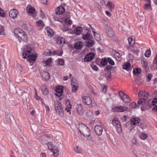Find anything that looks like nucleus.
<instances>
[{"label": "nucleus", "instance_id": "f257e3e1", "mask_svg": "<svg viewBox=\"0 0 157 157\" xmlns=\"http://www.w3.org/2000/svg\"><path fill=\"white\" fill-rule=\"evenodd\" d=\"M78 128L80 132L85 137H88L89 140H92V137H90L91 133L88 127L84 124H79L78 126Z\"/></svg>", "mask_w": 157, "mask_h": 157}, {"label": "nucleus", "instance_id": "f03ea898", "mask_svg": "<svg viewBox=\"0 0 157 157\" xmlns=\"http://www.w3.org/2000/svg\"><path fill=\"white\" fill-rule=\"evenodd\" d=\"M15 36H18L23 41L26 42L28 38L27 34L22 30L20 29H16L14 30Z\"/></svg>", "mask_w": 157, "mask_h": 157}, {"label": "nucleus", "instance_id": "7ed1b4c3", "mask_svg": "<svg viewBox=\"0 0 157 157\" xmlns=\"http://www.w3.org/2000/svg\"><path fill=\"white\" fill-rule=\"evenodd\" d=\"M83 38L85 40H87L86 43V46L90 47L93 46L94 44V40H93V36L90 33H87L83 35Z\"/></svg>", "mask_w": 157, "mask_h": 157}, {"label": "nucleus", "instance_id": "20e7f679", "mask_svg": "<svg viewBox=\"0 0 157 157\" xmlns=\"http://www.w3.org/2000/svg\"><path fill=\"white\" fill-rule=\"evenodd\" d=\"M112 111L116 112H122L125 111H130L129 109L125 106H115L112 109Z\"/></svg>", "mask_w": 157, "mask_h": 157}, {"label": "nucleus", "instance_id": "39448f33", "mask_svg": "<svg viewBox=\"0 0 157 157\" xmlns=\"http://www.w3.org/2000/svg\"><path fill=\"white\" fill-rule=\"evenodd\" d=\"M138 96L139 98L144 99L146 101L149 96V94L145 91H140L138 93Z\"/></svg>", "mask_w": 157, "mask_h": 157}, {"label": "nucleus", "instance_id": "423d86ee", "mask_svg": "<svg viewBox=\"0 0 157 157\" xmlns=\"http://www.w3.org/2000/svg\"><path fill=\"white\" fill-rule=\"evenodd\" d=\"M82 101L85 104L87 105H90L92 102L91 99L88 96H83L82 97Z\"/></svg>", "mask_w": 157, "mask_h": 157}, {"label": "nucleus", "instance_id": "0eeeda50", "mask_svg": "<svg viewBox=\"0 0 157 157\" xmlns=\"http://www.w3.org/2000/svg\"><path fill=\"white\" fill-rule=\"evenodd\" d=\"M94 57V55L93 53H90L86 55L84 58L85 62H89L92 60Z\"/></svg>", "mask_w": 157, "mask_h": 157}, {"label": "nucleus", "instance_id": "6e6552de", "mask_svg": "<svg viewBox=\"0 0 157 157\" xmlns=\"http://www.w3.org/2000/svg\"><path fill=\"white\" fill-rule=\"evenodd\" d=\"M18 13L17 10L15 9H12L10 10L9 12L10 16L13 18H16Z\"/></svg>", "mask_w": 157, "mask_h": 157}, {"label": "nucleus", "instance_id": "1a4fd4ad", "mask_svg": "<svg viewBox=\"0 0 157 157\" xmlns=\"http://www.w3.org/2000/svg\"><path fill=\"white\" fill-rule=\"evenodd\" d=\"M63 87L62 86H59L57 87L56 89V93H55V94L58 97H59L62 95L63 90L62 88Z\"/></svg>", "mask_w": 157, "mask_h": 157}, {"label": "nucleus", "instance_id": "9d476101", "mask_svg": "<svg viewBox=\"0 0 157 157\" xmlns=\"http://www.w3.org/2000/svg\"><path fill=\"white\" fill-rule=\"evenodd\" d=\"M6 121L9 123H11L12 121L14 120L13 116L10 114L9 112H6Z\"/></svg>", "mask_w": 157, "mask_h": 157}, {"label": "nucleus", "instance_id": "9b49d317", "mask_svg": "<svg viewBox=\"0 0 157 157\" xmlns=\"http://www.w3.org/2000/svg\"><path fill=\"white\" fill-rule=\"evenodd\" d=\"M94 130L98 136L101 135L102 133V128L99 125H96L94 127Z\"/></svg>", "mask_w": 157, "mask_h": 157}, {"label": "nucleus", "instance_id": "f8f14e48", "mask_svg": "<svg viewBox=\"0 0 157 157\" xmlns=\"http://www.w3.org/2000/svg\"><path fill=\"white\" fill-rule=\"evenodd\" d=\"M65 8L62 6H59L57 8L56 10V13L58 15L63 14L65 12Z\"/></svg>", "mask_w": 157, "mask_h": 157}, {"label": "nucleus", "instance_id": "ddd939ff", "mask_svg": "<svg viewBox=\"0 0 157 157\" xmlns=\"http://www.w3.org/2000/svg\"><path fill=\"white\" fill-rule=\"evenodd\" d=\"M106 33L110 37H113L114 35V33L112 30V28L107 25L106 27Z\"/></svg>", "mask_w": 157, "mask_h": 157}, {"label": "nucleus", "instance_id": "4468645a", "mask_svg": "<svg viewBox=\"0 0 157 157\" xmlns=\"http://www.w3.org/2000/svg\"><path fill=\"white\" fill-rule=\"evenodd\" d=\"M147 102V101L140 98H139V99L137 101L138 106L141 107V110H142V108L144 107V105Z\"/></svg>", "mask_w": 157, "mask_h": 157}, {"label": "nucleus", "instance_id": "2eb2a0df", "mask_svg": "<svg viewBox=\"0 0 157 157\" xmlns=\"http://www.w3.org/2000/svg\"><path fill=\"white\" fill-rule=\"evenodd\" d=\"M106 6L109 9L110 11H112L114 9L115 5L112 2L108 1L106 5Z\"/></svg>", "mask_w": 157, "mask_h": 157}, {"label": "nucleus", "instance_id": "dca6fc26", "mask_svg": "<svg viewBox=\"0 0 157 157\" xmlns=\"http://www.w3.org/2000/svg\"><path fill=\"white\" fill-rule=\"evenodd\" d=\"M140 120L138 117H133L130 120L131 124L135 125L137 124H139Z\"/></svg>", "mask_w": 157, "mask_h": 157}, {"label": "nucleus", "instance_id": "f3484780", "mask_svg": "<svg viewBox=\"0 0 157 157\" xmlns=\"http://www.w3.org/2000/svg\"><path fill=\"white\" fill-rule=\"evenodd\" d=\"M37 57V56L36 54H30L29 56L28 57V60L30 62H34L36 59Z\"/></svg>", "mask_w": 157, "mask_h": 157}, {"label": "nucleus", "instance_id": "a211bd4d", "mask_svg": "<svg viewBox=\"0 0 157 157\" xmlns=\"http://www.w3.org/2000/svg\"><path fill=\"white\" fill-rule=\"evenodd\" d=\"M41 90L43 94L44 95H46L48 93V91L46 86L45 84H43L41 86Z\"/></svg>", "mask_w": 157, "mask_h": 157}, {"label": "nucleus", "instance_id": "6ab92c4d", "mask_svg": "<svg viewBox=\"0 0 157 157\" xmlns=\"http://www.w3.org/2000/svg\"><path fill=\"white\" fill-rule=\"evenodd\" d=\"M43 78L46 80H48L50 78V76L48 71H44L41 74Z\"/></svg>", "mask_w": 157, "mask_h": 157}, {"label": "nucleus", "instance_id": "aec40b11", "mask_svg": "<svg viewBox=\"0 0 157 157\" xmlns=\"http://www.w3.org/2000/svg\"><path fill=\"white\" fill-rule=\"evenodd\" d=\"M77 82L76 80H75V82H73V80L72 79H71V85L72 86V91L73 92H76L77 90V87L75 85V84H76Z\"/></svg>", "mask_w": 157, "mask_h": 157}, {"label": "nucleus", "instance_id": "412c9836", "mask_svg": "<svg viewBox=\"0 0 157 157\" xmlns=\"http://www.w3.org/2000/svg\"><path fill=\"white\" fill-rule=\"evenodd\" d=\"M104 73L103 74V76L105 77L107 79H109L111 77V72L110 70L104 71Z\"/></svg>", "mask_w": 157, "mask_h": 157}, {"label": "nucleus", "instance_id": "4be33fe9", "mask_svg": "<svg viewBox=\"0 0 157 157\" xmlns=\"http://www.w3.org/2000/svg\"><path fill=\"white\" fill-rule=\"evenodd\" d=\"M112 124L113 125L116 127L121 124L120 121L117 118H115L113 119L112 121Z\"/></svg>", "mask_w": 157, "mask_h": 157}, {"label": "nucleus", "instance_id": "5701e85b", "mask_svg": "<svg viewBox=\"0 0 157 157\" xmlns=\"http://www.w3.org/2000/svg\"><path fill=\"white\" fill-rule=\"evenodd\" d=\"M31 54V51L30 50H27L24 52L22 55L23 58L25 59L27 57L28 58Z\"/></svg>", "mask_w": 157, "mask_h": 157}, {"label": "nucleus", "instance_id": "b1692460", "mask_svg": "<svg viewBox=\"0 0 157 157\" xmlns=\"http://www.w3.org/2000/svg\"><path fill=\"white\" fill-rule=\"evenodd\" d=\"M82 46V42L78 41L74 45V48L75 49H78L81 48Z\"/></svg>", "mask_w": 157, "mask_h": 157}, {"label": "nucleus", "instance_id": "393cba45", "mask_svg": "<svg viewBox=\"0 0 157 157\" xmlns=\"http://www.w3.org/2000/svg\"><path fill=\"white\" fill-rule=\"evenodd\" d=\"M113 55L116 60L119 61H121V59L120 57V55L118 52H113Z\"/></svg>", "mask_w": 157, "mask_h": 157}, {"label": "nucleus", "instance_id": "a878e982", "mask_svg": "<svg viewBox=\"0 0 157 157\" xmlns=\"http://www.w3.org/2000/svg\"><path fill=\"white\" fill-rule=\"evenodd\" d=\"M82 28L81 27H77L74 30L75 33L79 35L82 32Z\"/></svg>", "mask_w": 157, "mask_h": 157}, {"label": "nucleus", "instance_id": "bb28decb", "mask_svg": "<svg viewBox=\"0 0 157 157\" xmlns=\"http://www.w3.org/2000/svg\"><path fill=\"white\" fill-rule=\"evenodd\" d=\"M130 66L131 64L129 63L126 62L124 63L122 67L124 69L127 70V71H128L129 68L130 67Z\"/></svg>", "mask_w": 157, "mask_h": 157}, {"label": "nucleus", "instance_id": "cd10ccee", "mask_svg": "<svg viewBox=\"0 0 157 157\" xmlns=\"http://www.w3.org/2000/svg\"><path fill=\"white\" fill-rule=\"evenodd\" d=\"M122 100L124 102L127 103L130 102V99L129 97L127 94L124 95V97L122 98Z\"/></svg>", "mask_w": 157, "mask_h": 157}, {"label": "nucleus", "instance_id": "c85d7f7f", "mask_svg": "<svg viewBox=\"0 0 157 157\" xmlns=\"http://www.w3.org/2000/svg\"><path fill=\"white\" fill-rule=\"evenodd\" d=\"M58 109H55L56 113L58 114H60V113H62L63 111V108L62 106V105L61 106H59L58 108Z\"/></svg>", "mask_w": 157, "mask_h": 157}, {"label": "nucleus", "instance_id": "c756f323", "mask_svg": "<svg viewBox=\"0 0 157 157\" xmlns=\"http://www.w3.org/2000/svg\"><path fill=\"white\" fill-rule=\"evenodd\" d=\"M77 110L80 116L82 115L83 113V110L81 106L77 108Z\"/></svg>", "mask_w": 157, "mask_h": 157}, {"label": "nucleus", "instance_id": "7c9ffc66", "mask_svg": "<svg viewBox=\"0 0 157 157\" xmlns=\"http://www.w3.org/2000/svg\"><path fill=\"white\" fill-rule=\"evenodd\" d=\"M134 38V36H131L128 38V41L129 44L131 46H132V44H134L135 42L134 40H133V38Z\"/></svg>", "mask_w": 157, "mask_h": 157}, {"label": "nucleus", "instance_id": "2f4dec72", "mask_svg": "<svg viewBox=\"0 0 157 157\" xmlns=\"http://www.w3.org/2000/svg\"><path fill=\"white\" fill-rule=\"evenodd\" d=\"M141 71L140 69L136 68L133 69V74L135 75H138L141 73Z\"/></svg>", "mask_w": 157, "mask_h": 157}, {"label": "nucleus", "instance_id": "473e14b6", "mask_svg": "<svg viewBox=\"0 0 157 157\" xmlns=\"http://www.w3.org/2000/svg\"><path fill=\"white\" fill-rule=\"evenodd\" d=\"M35 12V10L33 7H31L28 10V12L30 14H33Z\"/></svg>", "mask_w": 157, "mask_h": 157}, {"label": "nucleus", "instance_id": "72a5a7b5", "mask_svg": "<svg viewBox=\"0 0 157 157\" xmlns=\"http://www.w3.org/2000/svg\"><path fill=\"white\" fill-rule=\"evenodd\" d=\"M94 34V37L95 39L98 41H99L100 40V35L97 33L95 32L94 31H93Z\"/></svg>", "mask_w": 157, "mask_h": 157}, {"label": "nucleus", "instance_id": "f704fd0d", "mask_svg": "<svg viewBox=\"0 0 157 157\" xmlns=\"http://www.w3.org/2000/svg\"><path fill=\"white\" fill-rule=\"evenodd\" d=\"M47 146L48 149L51 151L54 150L55 147H54L52 143L49 142L47 144Z\"/></svg>", "mask_w": 157, "mask_h": 157}, {"label": "nucleus", "instance_id": "c9c22d12", "mask_svg": "<svg viewBox=\"0 0 157 157\" xmlns=\"http://www.w3.org/2000/svg\"><path fill=\"white\" fill-rule=\"evenodd\" d=\"M129 49L131 51L134 52V53L138 55L139 53V51L136 49L134 48L132 46L129 47Z\"/></svg>", "mask_w": 157, "mask_h": 157}, {"label": "nucleus", "instance_id": "e433bc0d", "mask_svg": "<svg viewBox=\"0 0 157 157\" xmlns=\"http://www.w3.org/2000/svg\"><path fill=\"white\" fill-rule=\"evenodd\" d=\"M52 151L53 152L55 157H56L58 155L59 150L57 148H55Z\"/></svg>", "mask_w": 157, "mask_h": 157}, {"label": "nucleus", "instance_id": "4c0bfd02", "mask_svg": "<svg viewBox=\"0 0 157 157\" xmlns=\"http://www.w3.org/2000/svg\"><path fill=\"white\" fill-rule=\"evenodd\" d=\"M157 103V102L154 101H152L153 106L152 108V110L155 112H157V105L154 106L155 104Z\"/></svg>", "mask_w": 157, "mask_h": 157}, {"label": "nucleus", "instance_id": "58836bf2", "mask_svg": "<svg viewBox=\"0 0 157 157\" xmlns=\"http://www.w3.org/2000/svg\"><path fill=\"white\" fill-rule=\"evenodd\" d=\"M75 151L77 153L81 154L82 153V151L80 147L78 146H76L75 148Z\"/></svg>", "mask_w": 157, "mask_h": 157}, {"label": "nucleus", "instance_id": "ea45409f", "mask_svg": "<svg viewBox=\"0 0 157 157\" xmlns=\"http://www.w3.org/2000/svg\"><path fill=\"white\" fill-rule=\"evenodd\" d=\"M61 105L60 102L58 101V100H56L55 101V109H58V108L59 107V106H61Z\"/></svg>", "mask_w": 157, "mask_h": 157}, {"label": "nucleus", "instance_id": "a19ab883", "mask_svg": "<svg viewBox=\"0 0 157 157\" xmlns=\"http://www.w3.org/2000/svg\"><path fill=\"white\" fill-rule=\"evenodd\" d=\"M147 136V133H142L140 136V138L142 140L145 139Z\"/></svg>", "mask_w": 157, "mask_h": 157}, {"label": "nucleus", "instance_id": "79ce46f5", "mask_svg": "<svg viewBox=\"0 0 157 157\" xmlns=\"http://www.w3.org/2000/svg\"><path fill=\"white\" fill-rule=\"evenodd\" d=\"M0 35H4L5 34L4 32V28L1 25H0Z\"/></svg>", "mask_w": 157, "mask_h": 157}, {"label": "nucleus", "instance_id": "37998d69", "mask_svg": "<svg viewBox=\"0 0 157 157\" xmlns=\"http://www.w3.org/2000/svg\"><path fill=\"white\" fill-rule=\"evenodd\" d=\"M57 40V43L58 44H60L62 43H63L64 44L65 43V41L64 39L61 37L60 38H58Z\"/></svg>", "mask_w": 157, "mask_h": 157}, {"label": "nucleus", "instance_id": "c03bdc74", "mask_svg": "<svg viewBox=\"0 0 157 157\" xmlns=\"http://www.w3.org/2000/svg\"><path fill=\"white\" fill-rule=\"evenodd\" d=\"M108 60L106 58L102 59L101 61V64L103 66H105L107 63Z\"/></svg>", "mask_w": 157, "mask_h": 157}, {"label": "nucleus", "instance_id": "a18cd8bd", "mask_svg": "<svg viewBox=\"0 0 157 157\" xmlns=\"http://www.w3.org/2000/svg\"><path fill=\"white\" fill-rule=\"evenodd\" d=\"M117 128V132L118 133H121L122 131V129L121 126V124L116 127Z\"/></svg>", "mask_w": 157, "mask_h": 157}, {"label": "nucleus", "instance_id": "49530a36", "mask_svg": "<svg viewBox=\"0 0 157 157\" xmlns=\"http://www.w3.org/2000/svg\"><path fill=\"white\" fill-rule=\"evenodd\" d=\"M130 106L133 108H137L138 106L135 102H132L130 104Z\"/></svg>", "mask_w": 157, "mask_h": 157}, {"label": "nucleus", "instance_id": "de8ad7c7", "mask_svg": "<svg viewBox=\"0 0 157 157\" xmlns=\"http://www.w3.org/2000/svg\"><path fill=\"white\" fill-rule=\"evenodd\" d=\"M36 23L37 24L38 26H44L43 22L42 20H39L36 22Z\"/></svg>", "mask_w": 157, "mask_h": 157}, {"label": "nucleus", "instance_id": "09e8293b", "mask_svg": "<svg viewBox=\"0 0 157 157\" xmlns=\"http://www.w3.org/2000/svg\"><path fill=\"white\" fill-rule=\"evenodd\" d=\"M151 54V52L150 50H147L144 54L145 56L147 57H149L150 56Z\"/></svg>", "mask_w": 157, "mask_h": 157}, {"label": "nucleus", "instance_id": "8fccbe9b", "mask_svg": "<svg viewBox=\"0 0 157 157\" xmlns=\"http://www.w3.org/2000/svg\"><path fill=\"white\" fill-rule=\"evenodd\" d=\"M138 125L142 129H144L146 127V125L144 123H139L138 124Z\"/></svg>", "mask_w": 157, "mask_h": 157}, {"label": "nucleus", "instance_id": "3c124183", "mask_svg": "<svg viewBox=\"0 0 157 157\" xmlns=\"http://www.w3.org/2000/svg\"><path fill=\"white\" fill-rule=\"evenodd\" d=\"M108 62L111 65H113L115 64V63L110 58H107Z\"/></svg>", "mask_w": 157, "mask_h": 157}, {"label": "nucleus", "instance_id": "603ef678", "mask_svg": "<svg viewBox=\"0 0 157 157\" xmlns=\"http://www.w3.org/2000/svg\"><path fill=\"white\" fill-rule=\"evenodd\" d=\"M151 7L150 3H148L145 4L144 6V8L145 10Z\"/></svg>", "mask_w": 157, "mask_h": 157}, {"label": "nucleus", "instance_id": "864d4df0", "mask_svg": "<svg viewBox=\"0 0 157 157\" xmlns=\"http://www.w3.org/2000/svg\"><path fill=\"white\" fill-rule=\"evenodd\" d=\"M91 67L94 71H97L98 70V68L97 66L93 64H91Z\"/></svg>", "mask_w": 157, "mask_h": 157}, {"label": "nucleus", "instance_id": "5fc2aeb1", "mask_svg": "<svg viewBox=\"0 0 157 157\" xmlns=\"http://www.w3.org/2000/svg\"><path fill=\"white\" fill-rule=\"evenodd\" d=\"M59 64L61 66H63L64 65V60L63 59H59Z\"/></svg>", "mask_w": 157, "mask_h": 157}, {"label": "nucleus", "instance_id": "6e6d98bb", "mask_svg": "<svg viewBox=\"0 0 157 157\" xmlns=\"http://www.w3.org/2000/svg\"><path fill=\"white\" fill-rule=\"evenodd\" d=\"M152 76V75L151 74H149L147 76V81L149 82L151 79V78Z\"/></svg>", "mask_w": 157, "mask_h": 157}, {"label": "nucleus", "instance_id": "4d7b16f0", "mask_svg": "<svg viewBox=\"0 0 157 157\" xmlns=\"http://www.w3.org/2000/svg\"><path fill=\"white\" fill-rule=\"evenodd\" d=\"M119 94L121 97V99L124 97V95H125L124 93V92H119Z\"/></svg>", "mask_w": 157, "mask_h": 157}, {"label": "nucleus", "instance_id": "13d9d810", "mask_svg": "<svg viewBox=\"0 0 157 157\" xmlns=\"http://www.w3.org/2000/svg\"><path fill=\"white\" fill-rule=\"evenodd\" d=\"M71 105L70 104L68 105L66 108L65 110L67 112H70L71 109Z\"/></svg>", "mask_w": 157, "mask_h": 157}, {"label": "nucleus", "instance_id": "bf43d9fd", "mask_svg": "<svg viewBox=\"0 0 157 157\" xmlns=\"http://www.w3.org/2000/svg\"><path fill=\"white\" fill-rule=\"evenodd\" d=\"M52 62V60L51 59H48L46 60L45 62V64L46 65H49L50 63Z\"/></svg>", "mask_w": 157, "mask_h": 157}, {"label": "nucleus", "instance_id": "052dcab7", "mask_svg": "<svg viewBox=\"0 0 157 157\" xmlns=\"http://www.w3.org/2000/svg\"><path fill=\"white\" fill-rule=\"evenodd\" d=\"M112 66L110 65H107L105 68L104 71H109L110 70V69L111 68Z\"/></svg>", "mask_w": 157, "mask_h": 157}, {"label": "nucleus", "instance_id": "680f3d73", "mask_svg": "<svg viewBox=\"0 0 157 157\" xmlns=\"http://www.w3.org/2000/svg\"><path fill=\"white\" fill-rule=\"evenodd\" d=\"M69 30L68 27L66 25H64L63 26V30L64 32L68 31Z\"/></svg>", "mask_w": 157, "mask_h": 157}, {"label": "nucleus", "instance_id": "e2e57ef3", "mask_svg": "<svg viewBox=\"0 0 157 157\" xmlns=\"http://www.w3.org/2000/svg\"><path fill=\"white\" fill-rule=\"evenodd\" d=\"M65 21L66 22H67V24L68 25H71L72 24V21L70 20V19H66L65 20Z\"/></svg>", "mask_w": 157, "mask_h": 157}, {"label": "nucleus", "instance_id": "0e129e2a", "mask_svg": "<svg viewBox=\"0 0 157 157\" xmlns=\"http://www.w3.org/2000/svg\"><path fill=\"white\" fill-rule=\"evenodd\" d=\"M135 82L136 83V84L137 85H139L141 83V82L140 81V78H137L135 80Z\"/></svg>", "mask_w": 157, "mask_h": 157}, {"label": "nucleus", "instance_id": "69168bd1", "mask_svg": "<svg viewBox=\"0 0 157 157\" xmlns=\"http://www.w3.org/2000/svg\"><path fill=\"white\" fill-rule=\"evenodd\" d=\"M4 13L2 10L0 8V16L2 17H4Z\"/></svg>", "mask_w": 157, "mask_h": 157}, {"label": "nucleus", "instance_id": "338daca9", "mask_svg": "<svg viewBox=\"0 0 157 157\" xmlns=\"http://www.w3.org/2000/svg\"><path fill=\"white\" fill-rule=\"evenodd\" d=\"M142 63L143 64V66L146 68L147 66V63L146 62L144 61H143L142 62Z\"/></svg>", "mask_w": 157, "mask_h": 157}, {"label": "nucleus", "instance_id": "774afa93", "mask_svg": "<svg viewBox=\"0 0 157 157\" xmlns=\"http://www.w3.org/2000/svg\"><path fill=\"white\" fill-rule=\"evenodd\" d=\"M35 98L36 100H39L40 97L37 95L36 90V89H35Z\"/></svg>", "mask_w": 157, "mask_h": 157}]
</instances>
